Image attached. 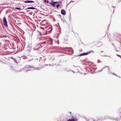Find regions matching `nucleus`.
I'll use <instances>...</instances> for the list:
<instances>
[{
    "label": "nucleus",
    "mask_w": 121,
    "mask_h": 121,
    "mask_svg": "<svg viewBox=\"0 0 121 121\" xmlns=\"http://www.w3.org/2000/svg\"><path fill=\"white\" fill-rule=\"evenodd\" d=\"M3 21L4 24V25L8 27V25H7V22L6 18L5 17H4L3 18Z\"/></svg>",
    "instance_id": "1"
},
{
    "label": "nucleus",
    "mask_w": 121,
    "mask_h": 121,
    "mask_svg": "<svg viewBox=\"0 0 121 121\" xmlns=\"http://www.w3.org/2000/svg\"><path fill=\"white\" fill-rule=\"evenodd\" d=\"M90 53V52H89L88 53L84 52L81 54L79 55V56H82L86 55H88Z\"/></svg>",
    "instance_id": "2"
},
{
    "label": "nucleus",
    "mask_w": 121,
    "mask_h": 121,
    "mask_svg": "<svg viewBox=\"0 0 121 121\" xmlns=\"http://www.w3.org/2000/svg\"><path fill=\"white\" fill-rule=\"evenodd\" d=\"M61 12L62 14L63 15H65L66 13V12L65 10L62 9L61 10Z\"/></svg>",
    "instance_id": "3"
},
{
    "label": "nucleus",
    "mask_w": 121,
    "mask_h": 121,
    "mask_svg": "<svg viewBox=\"0 0 121 121\" xmlns=\"http://www.w3.org/2000/svg\"><path fill=\"white\" fill-rule=\"evenodd\" d=\"M24 2L26 3H34V1H29L28 0L27 1H25Z\"/></svg>",
    "instance_id": "4"
},
{
    "label": "nucleus",
    "mask_w": 121,
    "mask_h": 121,
    "mask_svg": "<svg viewBox=\"0 0 121 121\" xmlns=\"http://www.w3.org/2000/svg\"><path fill=\"white\" fill-rule=\"evenodd\" d=\"M71 121H77L78 119L77 118H74L71 119Z\"/></svg>",
    "instance_id": "5"
},
{
    "label": "nucleus",
    "mask_w": 121,
    "mask_h": 121,
    "mask_svg": "<svg viewBox=\"0 0 121 121\" xmlns=\"http://www.w3.org/2000/svg\"><path fill=\"white\" fill-rule=\"evenodd\" d=\"M64 41H66L68 40V38L67 37H65L64 38Z\"/></svg>",
    "instance_id": "6"
},
{
    "label": "nucleus",
    "mask_w": 121,
    "mask_h": 121,
    "mask_svg": "<svg viewBox=\"0 0 121 121\" xmlns=\"http://www.w3.org/2000/svg\"><path fill=\"white\" fill-rule=\"evenodd\" d=\"M55 3H56L55 2H54L53 3H50V4L53 6L54 7H55Z\"/></svg>",
    "instance_id": "7"
},
{
    "label": "nucleus",
    "mask_w": 121,
    "mask_h": 121,
    "mask_svg": "<svg viewBox=\"0 0 121 121\" xmlns=\"http://www.w3.org/2000/svg\"><path fill=\"white\" fill-rule=\"evenodd\" d=\"M35 9V8L33 7H29L27 8V9Z\"/></svg>",
    "instance_id": "8"
},
{
    "label": "nucleus",
    "mask_w": 121,
    "mask_h": 121,
    "mask_svg": "<svg viewBox=\"0 0 121 121\" xmlns=\"http://www.w3.org/2000/svg\"><path fill=\"white\" fill-rule=\"evenodd\" d=\"M94 42H95V43L96 44H98V43H100L101 42L100 41H94Z\"/></svg>",
    "instance_id": "9"
},
{
    "label": "nucleus",
    "mask_w": 121,
    "mask_h": 121,
    "mask_svg": "<svg viewBox=\"0 0 121 121\" xmlns=\"http://www.w3.org/2000/svg\"><path fill=\"white\" fill-rule=\"evenodd\" d=\"M44 2L45 3H48L49 2L47 0H44Z\"/></svg>",
    "instance_id": "10"
},
{
    "label": "nucleus",
    "mask_w": 121,
    "mask_h": 121,
    "mask_svg": "<svg viewBox=\"0 0 121 121\" xmlns=\"http://www.w3.org/2000/svg\"><path fill=\"white\" fill-rule=\"evenodd\" d=\"M16 9L18 10H21V9L20 8H19L18 7H16L15 8Z\"/></svg>",
    "instance_id": "11"
},
{
    "label": "nucleus",
    "mask_w": 121,
    "mask_h": 121,
    "mask_svg": "<svg viewBox=\"0 0 121 121\" xmlns=\"http://www.w3.org/2000/svg\"><path fill=\"white\" fill-rule=\"evenodd\" d=\"M47 43V42L44 41V42H43V43H42L45 44Z\"/></svg>",
    "instance_id": "12"
},
{
    "label": "nucleus",
    "mask_w": 121,
    "mask_h": 121,
    "mask_svg": "<svg viewBox=\"0 0 121 121\" xmlns=\"http://www.w3.org/2000/svg\"><path fill=\"white\" fill-rule=\"evenodd\" d=\"M60 6V5L59 4H58L56 6V7L57 8H58Z\"/></svg>",
    "instance_id": "13"
},
{
    "label": "nucleus",
    "mask_w": 121,
    "mask_h": 121,
    "mask_svg": "<svg viewBox=\"0 0 121 121\" xmlns=\"http://www.w3.org/2000/svg\"><path fill=\"white\" fill-rule=\"evenodd\" d=\"M66 121H71V119H69L67 120Z\"/></svg>",
    "instance_id": "14"
},
{
    "label": "nucleus",
    "mask_w": 121,
    "mask_h": 121,
    "mask_svg": "<svg viewBox=\"0 0 121 121\" xmlns=\"http://www.w3.org/2000/svg\"><path fill=\"white\" fill-rule=\"evenodd\" d=\"M117 55L120 58H121V56L120 55Z\"/></svg>",
    "instance_id": "15"
},
{
    "label": "nucleus",
    "mask_w": 121,
    "mask_h": 121,
    "mask_svg": "<svg viewBox=\"0 0 121 121\" xmlns=\"http://www.w3.org/2000/svg\"><path fill=\"white\" fill-rule=\"evenodd\" d=\"M50 43H51V44L52 43V40H50Z\"/></svg>",
    "instance_id": "16"
},
{
    "label": "nucleus",
    "mask_w": 121,
    "mask_h": 121,
    "mask_svg": "<svg viewBox=\"0 0 121 121\" xmlns=\"http://www.w3.org/2000/svg\"><path fill=\"white\" fill-rule=\"evenodd\" d=\"M71 113H72V112H71V111H70V114H71Z\"/></svg>",
    "instance_id": "17"
},
{
    "label": "nucleus",
    "mask_w": 121,
    "mask_h": 121,
    "mask_svg": "<svg viewBox=\"0 0 121 121\" xmlns=\"http://www.w3.org/2000/svg\"><path fill=\"white\" fill-rule=\"evenodd\" d=\"M55 3H57V2H55Z\"/></svg>",
    "instance_id": "18"
},
{
    "label": "nucleus",
    "mask_w": 121,
    "mask_h": 121,
    "mask_svg": "<svg viewBox=\"0 0 121 121\" xmlns=\"http://www.w3.org/2000/svg\"><path fill=\"white\" fill-rule=\"evenodd\" d=\"M48 44H50V43H49Z\"/></svg>",
    "instance_id": "19"
}]
</instances>
